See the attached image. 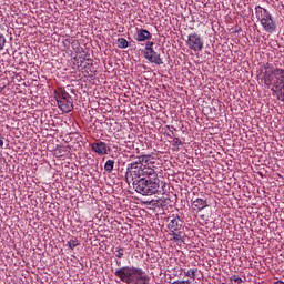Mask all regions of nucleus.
I'll return each instance as SVG.
<instances>
[{
    "mask_svg": "<svg viewBox=\"0 0 284 284\" xmlns=\"http://www.w3.org/2000/svg\"><path fill=\"white\" fill-rule=\"evenodd\" d=\"M104 170L108 174H111L112 170H114V160H108L104 164Z\"/></svg>",
    "mask_w": 284,
    "mask_h": 284,
    "instance_id": "16",
    "label": "nucleus"
},
{
    "mask_svg": "<svg viewBox=\"0 0 284 284\" xmlns=\"http://www.w3.org/2000/svg\"><path fill=\"white\" fill-rule=\"evenodd\" d=\"M172 145L173 148H179V145H183V142L179 138H173Z\"/></svg>",
    "mask_w": 284,
    "mask_h": 284,
    "instance_id": "20",
    "label": "nucleus"
},
{
    "mask_svg": "<svg viewBox=\"0 0 284 284\" xmlns=\"http://www.w3.org/2000/svg\"><path fill=\"white\" fill-rule=\"evenodd\" d=\"M6 48V37L0 33V52Z\"/></svg>",
    "mask_w": 284,
    "mask_h": 284,
    "instance_id": "21",
    "label": "nucleus"
},
{
    "mask_svg": "<svg viewBox=\"0 0 284 284\" xmlns=\"http://www.w3.org/2000/svg\"><path fill=\"white\" fill-rule=\"evenodd\" d=\"M276 72H284V69H277Z\"/></svg>",
    "mask_w": 284,
    "mask_h": 284,
    "instance_id": "29",
    "label": "nucleus"
},
{
    "mask_svg": "<svg viewBox=\"0 0 284 284\" xmlns=\"http://www.w3.org/2000/svg\"><path fill=\"white\" fill-rule=\"evenodd\" d=\"M173 236V241L179 245V243H183V236L181 235L180 231H173L171 232Z\"/></svg>",
    "mask_w": 284,
    "mask_h": 284,
    "instance_id": "14",
    "label": "nucleus"
},
{
    "mask_svg": "<svg viewBox=\"0 0 284 284\" xmlns=\"http://www.w3.org/2000/svg\"><path fill=\"white\" fill-rule=\"evenodd\" d=\"M153 45H154V42L148 41L145 44L144 52H150L151 50H154Z\"/></svg>",
    "mask_w": 284,
    "mask_h": 284,
    "instance_id": "22",
    "label": "nucleus"
},
{
    "mask_svg": "<svg viewBox=\"0 0 284 284\" xmlns=\"http://www.w3.org/2000/svg\"><path fill=\"white\" fill-rule=\"evenodd\" d=\"M197 272L199 268H190L189 271H184V276H187V278H192L194 281L196 278Z\"/></svg>",
    "mask_w": 284,
    "mask_h": 284,
    "instance_id": "13",
    "label": "nucleus"
},
{
    "mask_svg": "<svg viewBox=\"0 0 284 284\" xmlns=\"http://www.w3.org/2000/svg\"><path fill=\"white\" fill-rule=\"evenodd\" d=\"M186 45L193 52H201L203 50V38L199 33H190L187 36Z\"/></svg>",
    "mask_w": 284,
    "mask_h": 284,
    "instance_id": "6",
    "label": "nucleus"
},
{
    "mask_svg": "<svg viewBox=\"0 0 284 284\" xmlns=\"http://www.w3.org/2000/svg\"><path fill=\"white\" fill-rule=\"evenodd\" d=\"M205 207H207V200L196 199L193 201V210L196 212H201V210H205Z\"/></svg>",
    "mask_w": 284,
    "mask_h": 284,
    "instance_id": "11",
    "label": "nucleus"
},
{
    "mask_svg": "<svg viewBox=\"0 0 284 284\" xmlns=\"http://www.w3.org/2000/svg\"><path fill=\"white\" fill-rule=\"evenodd\" d=\"M170 284H190V281H174L170 282Z\"/></svg>",
    "mask_w": 284,
    "mask_h": 284,
    "instance_id": "25",
    "label": "nucleus"
},
{
    "mask_svg": "<svg viewBox=\"0 0 284 284\" xmlns=\"http://www.w3.org/2000/svg\"><path fill=\"white\" fill-rule=\"evenodd\" d=\"M231 281H233L234 284H241V283H243V278H241L240 276H236V275L232 276V277H231Z\"/></svg>",
    "mask_w": 284,
    "mask_h": 284,
    "instance_id": "23",
    "label": "nucleus"
},
{
    "mask_svg": "<svg viewBox=\"0 0 284 284\" xmlns=\"http://www.w3.org/2000/svg\"><path fill=\"white\" fill-rule=\"evenodd\" d=\"M88 75H84L85 79L83 81H93L94 80V73H87Z\"/></svg>",
    "mask_w": 284,
    "mask_h": 284,
    "instance_id": "24",
    "label": "nucleus"
},
{
    "mask_svg": "<svg viewBox=\"0 0 284 284\" xmlns=\"http://www.w3.org/2000/svg\"><path fill=\"white\" fill-rule=\"evenodd\" d=\"M91 150L95 152V154L104 155L110 152V146H108V143L99 141L91 144Z\"/></svg>",
    "mask_w": 284,
    "mask_h": 284,
    "instance_id": "7",
    "label": "nucleus"
},
{
    "mask_svg": "<svg viewBox=\"0 0 284 284\" xmlns=\"http://www.w3.org/2000/svg\"><path fill=\"white\" fill-rule=\"evenodd\" d=\"M130 47V42L125 38H119L118 39V48H121L122 50H125V48Z\"/></svg>",
    "mask_w": 284,
    "mask_h": 284,
    "instance_id": "15",
    "label": "nucleus"
},
{
    "mask_svg": "<svg viewBox=\"0 0 284 284\" xmlns=\"http://www.w3.org/2000/svg\"><path fill=\"white\" fill-rule=\"evenodd\" d=\"M144 57H145V59H148V61H151V63H156V65L163 64L161 54H159V52L154 51V49H151L150 51L144 52Z\"/></svg>",
    "mask_w": 284,
    "mask_h": 284,
    "instance_id": "8",
    "label": "nucleus"
},
{
    "mask_svg": "<svg viewBox=\"0 0 284 284\" xmlns=\"http://www.w3.org/2000/svg\"><path fill=\"white\" fill-rule=\"evenodd\" d=\"M115 258H118L115 261V264L118 267H121V262H120V258H123L124 254H125V248L121 247V246H118L115 247Z\"/></svg>",
    "mask_w": 284,
    "mask_h": 284,
    "instance_id": "12",
    "label": "nucleus"
},
{
    "mask_svg": "<svg viewBox=\"0 0 284 284\" xmlns=\"http://www.w3.org/2000/svg\"><path fill=\"white\" fill-rule=\"evenodd\" d=\"M267 68H270V65L265 67V70L267 71Z\"/></svg>",
    "mask_w": 284,
    "mask_h": 284,
    "instance_id": "30",
    "label": "nucleus"
},
{
    "mask_svg": "<svg viewBox=\"0 0 284 284\" xmlns=\"http://www.w3.org/2000/svg\"><path fill=\"white\" fill-rule=\"evenodd\" d=\"M255 17L261 22L265 32H268L270 34H272V32H276V21L267 9L261 6L255 7Z\"/></svg>",
    "mask_w": 284,
    "mask_h": 284,
    "instance_id": "4",
    "label": "nucleus"
},
{
    "mask_svg": "<svg viewBox=\"0 0 284 284\" xmlns=\"http://www.w3.org/2000/svg\"><path fill=\"white\" fill-rule=\"evenodd\" d=\"M181 227H183V223H181L179 215L174 216L168 224L170 232H180Z\"/></svg>",
    "mask_w": 284,
    "mask_h": 284,
    "instance_id": "10",
    "label": "nucleus"
},
{
    "mask_svg": "<svg viewBox=\"0 0 284 284\" xmlns=\"http://www.w3.org/2000/svg\"><path fill=\"white\" fill-rule=\"evenodd\" d=\"M114 276L126 284H139V281H148L150 278L144 271L134 266H122L115 270Z\"/></svg>",
    "mask_w": 284,
    "mask_h": 284,
    "instance_id": "3",
    "label": "nucleus"
},
{
    "mask_svg": "<svg viewBox=\"0 0 284 284\" xmlns=\"http://www.w3.org/2000/svg\"><path fill=\"white\" fill-rule=\"evenodd\" d=\"M134 39L139 42L150 41V39H152V33L146 29H138Z\"/></svg>",
    "mask_w": 284,
    "mask_h": 284,
    "instance_id": "9",
    "label": "nucleus"
},
{
    "mask_svg": "<svg viewBox=\"0 0 284 284\" xmlns=\"http://www.w3.org/2000/svg\"><path fill=\"white\" fill-rule=\"evenodd\" d=\"M68 247L70 250H73L74 247H79V240H77L75 237L71 239L69 242H68Z\"/></svg>",
    "mask_w": 284,
    "mask_h": 284,
    "instance_id": "18",
    "label": "nucleus"
},
{
    "mask_svg": "<svg viewBox=\"0 0 284 284\" xmlns=\"http://www.w3.org/2000/svg\"><path fill=\"white\" fill-rule=\"evenodd\" d=\"M0 150H3V136L0 134Z\"/></svg>",
    "mask_w": 284,
    "mask_h": 284,
    "instance_id": "26",
    "label": "nucleus"
},
{
    "mask_svg": "<svg viewBox=\"0 0 284 284\" xmlns=\"http://www.w3.org/2000/svg\"><path fill=\"white\" fill-rule=\"evenodd\" d=\"M156 161L152 155H140L138 161L128 164L125 179L132 183L135 192L142 196H152L161 187V180L154 171Z\"/></svg>",
    "mask_w": 284,
    "mask_h": 284,
    "instance_id": "1",
    "label": "nucleus"
},
{
    "mask_svg": "<svg viewBox=\"0 0 284 284\" xmlns=\"http://www.w3.org/2000/svg\"><path fill=\"white\" fill-rule=\"evenodd\" d=\"M150 281V277L148 280H140L138 284H148Z\"/></svg>",
    "mask_w": 284,
    "mask_h": 284,
    "instance_id": "27",
    "label": "nucleus"
},
{
    "mask_svg": "<svg viewBox=\"0 0 284 284\" xmlns=\"http://www.w3.org/2000/svg\"><path fill=\"white\" fill-rule=\"evenodd\" d=\"M54 99L58 103V108L65 114L74 110V100L70 97V93L63 88H58L53 92Z\"/></svg>",
    "mask_w": 284,
    "mask_h": 284,
    "instance_id": "5",
    "label": "nucleus"
},
{
    "mask_svg": "<svg viewBox=\"0 0 284 284\" xmlns=\"http://www.w3.org/2000/svg\"><path fill=\"white\" fill-rule=\"evenodd\" d=\"M275 284H284L283 281H276Z\"/></svg>",
    "mask_w": 284,
    "mask_h": 284,
    "instance_id": "28",
    "label": "nucleus"
},
{
    "mask_svg": "<svg viewBox=\"0 0 284 284\" xmlns=\"http://www.w3.org/2000/svg\"><path fill=\"white\" fill-rule=\"evenodd\" d=\"M257 77L264 80L265 85L271 88L278 101L284 103V72H265Z\"/></svg>",
    "mask_w": 284,
    "mask_h": 284,
    "instance_id": "2",
    "label": "nucleus"
},
{
    "mask_svg": "<svg viewBox=\"0 0 284 284\" xmlns=\"http://www.w3.org/2000/svg\"><path fill=\"white\" fill-rule=\"evenodd\" d=\"M166 128L169 130V132L166 133V136L169 139H176V133H174L176 132V128H174V125H166Z\"/></svg>",
    "mask_w": 284,
    "mask_h": 284,
    "instance_id": "17",
    "label": "nucleus"
},
{
    "mask_svg": "<svg viewBox=\"0 0 284 284\" xmlns=\"http://www.w3.org/2000/svg\"><path fill=\"white\" fill-rule=\"evenodd\" d=\"M11 79H12V82H13V83H19V81H21V79H23V78H22L21 74H19V73H13V75L11 77Z\"/></svg>",
    "mask_w": 284,
    "mask_h": 284,
    "instance_id": "19",
    "label": "nucleus"
}]
</instances>
